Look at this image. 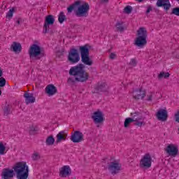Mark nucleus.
Here are the masks:
<instances>
[{
    "label": "nucleus",
    "instance_id": "1",
    "mask_svg": "<svg viewBox=\"0 0 179 179\" xmlns=\"http://www.w3.org/2000/svg\"><path fill=\"white\" fill-rule=\"evenodd\" d=\"M13 169L5 168L1 172V178L10 179L15 176V172L17 179L29 178V166L26 162H17L13 167Z\"/></svg>",
    "mask_w": 179,
    "mask_h": 179
},
{
    "label": "nucleus",
    "instance_id": "2",
    "mask_svg": "<svg viewBox=\"0 0 179 179\" xmlns=\"http://www.w3.org/2000/svg\"><path fill=\"white\" fill-rule=\"evenodd\" d=\"M85 64H78L76 66L71 67L69 70V75L73 77H69L67 80V83L69 85H74L75 82H87L89 80V73L85 70Z\"/></svg>",
    "mask_w": 179,
    "mask_h": 179
},
{
    "label": "nucleus",
    "instance_id": "3",
    "mask_svg": "<svg viewBox=\"0 0 179 179\" xmlns=\"http://www.w3.org/2000/svg\"><path fill=\"white\" fill-rule=\"evenodd\" d=\"M78 6L76 10L75 8ZM75 10V15L77 17H87L89 16V10H90V6L89 3L85 2L80 5V1H76L67 7V13H72Z\"/></svg>",
    "mask_w": 179,
    "mask_h": 179
},
{
    "label": "nucleus",
    "instance_id": "4",
    "mask_svg": "<svg viewBox=\"0 0 179 179\" xmlns=\"http://www.w3.org/2000/svg\"><path fill=\"white\" fill-rule=\"evenodd\" d=\"M30 62L34 63L36 61H40L41 58L45 57V50L37 44H32L29 50Z\"/></svg>",
    "mask_w": 179,
    "mask_h": 179
},
{
    "label": "nucleus",
    "instance_id": "5",
    "mask_svg": "<svg viewBox=\"0 0 179 179\" xmlns=\"http://www.w3.org/2000/svg\"><path fill=\"white\" fill-rule=\"evenodd\" d=\"M148 31L145 27H140L137 31V38L135 40V45L137 47H143L148 44Z\"/></svg>",
    "mask_w": 179,
    "mask_h": 179
},
{
    "label": "nucleus",
    "instance_id": "6",
    "mask_svg": "<svg viewBox=\"0 0 179 179\" xmlns=\"http://www.w3.org/2000/svg\"><path fill=\"white\" fill-rule=\"evenodd\" d=\"M89 45L86 44L83 46L79 47L80 56H81V62L84 65H88V66H92L93 65V60L90 58V50Z\"/></svg>",
    "mask_w": 179,
    "mask_h": 179
},
{
    "label": "nucleus",
    "instance_id": "7",
    "mask_svg": "<svg viewBox=\"0 0 179 179\" xmlns=\"http://www.w3.org/2000/svg\"><path fill=\"white\" fill-rule=\"evenodd\" d=\"M68 61H69L71 64H78V62L80 61L79 51L76 48L70 49L68 55Z\"/></svg>",
    "mask_w": 179,
    "mask_h": 179
},
{
    "label": "nucleus",
    "instance_id": "8",
    "mask_svg": "<svg viewBox=\"0 0 179 179\" xmlns=\"http://www.w3.org/2000/svg\"><path fill=\"white\" fill-rule=\"evenodd\" d=\"M92 118L94 124H103L104 121H106V118H104V114L100 109H98L96 111L94 112L92 115Z\"/></svg>",
    "mask_w": 179,
    "mask_h": 179
},
{
    "label": "nucleus",
    "instance_id": "9",
    "mask_svg": "<svg viewBox=\"0 0 179 179\" xmlns=\"http://www.w3.org/2000/svg\"><path fill=\"white\" fill-rule=\"evenodd\" d=\"M140 166L142 169H149L152 166V157L150 154H145L141 159Z\"/></svg>",
    "mask_w": 179,
    "mask_h": 179
},
{
    "label": "nucleus",
    "instance_id": "10",
    "mask_svg": "<svg viewBox=\"0 0 179 179\" xmlns=\"http://www.w3.org/2000/svg\"><path fill=\"white\" fill-rule=\"evenodd\" d=\"M109 171H110L111 174L115 176L117 173L121 171V164L116 161L110 162L108 167Z\"/></svg>",
    "mask_w": 179,
    "mask_h": 179
},
{
    "label": "nucleus",
    "instance_id": "11",
    "mask_svg": "<svg viewBox=\"0 0 179 179\" xmlns=\"http://www.w3.org/2000/svg\"><path fill=\"white\" fill-rule=\"evenodd\" d=\"M55 18L52 15H48L45 19V24L43 26V33L45 34L50 30V24H54Z\"/></svg>",
    "mask_w": 179,
    "mask_h": 179
},
{
    "label": "nucleus",
    "instance_id": "12",
    "mask_svg": "<svg viewBox=\"0 0 179 179\" xmlns=\"http://www.w3.org/2000/svg\"><path fill=\"white\" fill-rule=\"evenodd\" d=\"M71 141H72L73 143L83 142V141H85V138H83V133H82L80 131H74V133L71 135Z\"/></svg>",
    "mask_w": 179,
    "mask_h": 179
},
{
    "label": "nucleus",
    "instance_id": "13",
    "mask_svg": "<svg viewBox=\"0 0 179 179\" xmlns=\"http://www.w3.org/2000/svg\"><path fill=\"white\" fill-rule=\"evenodd\" d=\"M165 152H166L169 156L176 157V155H178V147L174 144H169L165 148Z\"/></svg>",
    "mask_w": 179,
    "mask_h": 179
},
{
    "label": "nucleus",
    "instance_id": "14",
    "mask_svg": "<svg viewBox=\"0 0 179 179\" xmlns=\"http://www.w3.org/2000/svg\"><path fill=\"white\" fill-rule=\"evenodd\" d=\"M95 91L93 93H104L108 92V85L106 83H98L94 87Z\"/></svg>",
    "mask_w": 179,
    "mask_h": 179
},
{
    "label": "nucleus",
    "instance_id": "15",
    "mask_svg": "<svg viewBox=\"0 0 179 179\" xmlns=\"http://www.w3.org/2000/svg\"><path fill=\"white\" fill-rule=\"evenodd\" d=\"M156 5L158 8L163 7L164 10H170V8H171L170 0H157Z\"/></svg>",
    "mask_w": 179,
    "mask_h": 179
},
{
    "label": "nucleus",
    "instance_id": "16",
    "mask_svg": "<svg viewBox=\"0 0 179 179\" xmlns=\"http://www.w3.org/2000/svg\"><path fill=\"white\" fill-rule=\"evenodd\" d=\"M157 118L159 121H166L169 118V114L166 109H160L157 112Z\"/></svg>",
    "mask_w": 179,
    "mask_h": 179
},
{
    "label": "nucleus",
    "instance_id": "17",
    "mask_svg": "<svg viewBox=\"0 0 179 179\" xmlns=\"http://www.w3.org/2000/svg\"><path fill=\"white\" fill-rule=\"evenodd\" d=\"M66 138H68V133L66 131H59L56 136V143L66 141Z\"/></svg>",
    "mask_w": 179,
    "mask_h": 179
},
{
    "label": "nucleus",
    "instance_id": "18",
    "mask_svg": "<svg viewBox=\"0 0 179 179\" xmlns=\"http://www.w3.org/2000/svg\"><path fill=\"white\" fill-rule=\"evenodd\" d=\"M58 92V90L57 89V87H55L52 84H50L45 87V92L48 96H54L57 92Z\"/></svg>",
    "mask_w": 179,
    "mask_h": 179
},
{
    "label": "nucleus",
    "instance_id": "19",
    "mask_svg": "<svg viewBox=\"0 0 179 179\" xmlns=\"http://www.w3.org/2000/svg\"><path fill=\"white\" fill-rule=\"evenodd\" d=\"M71 167H69V166H64L60 170L59 176L64 178L66 177V176H71Z\"/></svg>",
    "mask_w": 179,
    "mask_h": 179
},
{
    "label": "nucleus",
    "instance_id": "20",
    "mask_svg": "<svg viewBox=\"0 0 179 179\" xmlns=\"http://www.w3.org/2000/svg\"><path fill=\"white\" fill-rule=\"evenodd\" d=\"M24 97L25 99L26 104H30V103H34L36 101V98L31 93L25 92L24 94Z\"/></svg>",
    "mask_w": 179,
    "mask_h": 179
},
{
    "label": "nucleus",
    "instance_id": "21",
    "mask_svg": "<svg viewBox=\"0 0 179 179\" xmlns=\"http://www.w3.org/2000/svg\"><path fill=\"white\" fill-rule=\"evenodd\" d=\"M136 92H137L136 94L133 95L134 99L135 100H139V99H145V96H146V92L145 91H142V89L136 90Z\"/></svg>",
    "mask_w": 179,
    "mask_h": 179
},
{
    "label": "nucleus",
    "instance_id": "22",
    "mask_svg": "<svg viewBox=\"0 0 179 179\" xmlns=\"http://www.w3.org/2000/svg\"><path fill=\"white\" fill-rule=\"evenodd\" d=\"M11 50L14 52H22V45L17 42H13L10 46Z\"/></svg>",
    "mask_w": 179,
    "mask_h": 179
},
{
    "label": "nucleus",
    "instance_id": "23",
    "mask_svg": "<svg viewBox=\"0 0 179 179\" xmlns=\"http://www.w3.org/2000/svg\"><path fill=\"white\" fill-rule=\"evenodd\" d=\"M115 27L117 31H120V33H122L125 30V25H124V22L122 21H117L115 24Z\"/></svg>",
    "mask_w": 179,
    "mask_h": 179
},
{
    "label": "nucleus",
    "instance_id": "24",
    "mask_svg": "<svg viewBox=\"0 0 179 179\" xmlns=\"http://www.w3.org/2000/svg\"><path fill=\"white\" fill-rule=\"evenodd\" d=\"M131 117H132L131 120H134V121H141V120H143V117L141 115L139 112L131 113Z\"/></svg>",
    "mask_w": 179,
    "mask_h": 179
},
{
    "label": "nucleus",
    "instance_id": "25",
    "mask_svg": "<svg viewBox=\"0 0 179 179\" xmlns=\"http://www.w3.org/2000/svg\"><path fill=\"white\" fill-rule=\"evenodd\" d=\"M45 143H46L47 146H52V145H54V143H55V138H54V136L50 135V136H48V138H46V141H45Z\"/></svg>",
    "mask_w": 179,
    "mask_h": 179
},
{
    "label": "nucleus",
    "instance_id": "26",
    "mask_svg": "<svg viewBox=\"0 0 179 179\" xmlns=\"http://www.w3.org/2000/svg\"><path fill=\"white\" fill-rule=\"evenodd\" d=\"M65 20H66V15H65L64 11H61L58 15V21L61 24H62Z\"/></svg>",
    "mask_w": 179,
    "mask_h": 179
},
{
    "label": "nucleus",
    "instance_id": "27",
    "mask_svg": "<svg viewBox=\"0 0 179 179\" xmlns=\"http://www.w3.org/2000/svg\"><path fill=\"white\" fill-rule=\"evenodd\" d=\"M169 77H170V73L169 72L165 73L164 71H162L158 75V79H163V78L166 79V78H169Z\"/></svg>",
    "mask_w": 179,
    "mask_h": 179
},
{
    "label": "nucleus",
    "instance_id": "28",
    "mask_svg": "<svg viewBox=\"0 0 179 179\" xmlns=\"http://www.w3.org/2000/svg\"><path fill=\"white\" fill-rule=\"evenodd\" d=\"M10 108H11L10 105H6V106H4L3 108L4 115H9V114H10Z\"/></svg>",
    "mask_w": 179,
    "mask_h": 179
},
{
    "label": "nucleus",
    "instance_id": "29",
    "mask_svg": "<svg viewBox=\"0 0 179 179\" xmlns=\"http://www.w3.org/2000/svg\"><path fill=\"white\" fill-rule=\"evenodd\" d=\"M131 122H134L132 117L126 118L124 120V128H128V127H129V124H131Z\"/></svg>",
    "mask_w": 179,
    "mask_h": 179
},
{
    "label": "nucleus",
    "instance_id": "30",
    "mask_svg": "<svg viewBox=\"0 0 179 179\" xmlns=\"http://www.w3.org/2000/svg\"><path fill=\"white\" fill-rule=\"evenodd\" d=\"M15 12V8H12L11 9H10L8 10V12L6 14V17L8 18V19H12V17H13V13Z\"/></svg>",
    "mask_w": 179,
    "mask_h": 179
},
{
    "label": "nucleus",
    "instance_id": "31",
    "mask_svg": "<svg viewBox=\"0 0 179 179\" xmlns=\"http://www.w3.org/2000/svg\"><path fill=\"white\" fill-rule=\"evenodd\" d=\"M170 15H175L176 16H179V7L173 8Z\"/></svg>",
    "mask_w": 179,
    "mask_h": 179
},
{
    "label": "nucleus",
    "instance_id": "32",
    "mask_svg": "<svg viewBox=\"0 0 179 179\" xmlns=\"http://www.w3.org/2000/svg\"><path fill=\"white\" fill-rule=\"evenodd\" d=\"M124 13L129 15V13H132V6H127L124 9Z\"/></svg>",
    "mask_w": 179,
    "mask_h": 179
},
{
    "label": "nucleus",
    "instance_id": "33",
    "mask_svg": "<svg viewBox=\"0 0 179 179\" xmlns=\"http://www.w3.org/2000/svg\"><path fill=\"white\" fill-rule=\"evenodd\" d=\"M6 148L3 145V143L0 141V155H4Z\"/></svg>",
    "mask_w": 179,
    "mask_h": 179
},
{
    "label": "nucleus",
    "instance_id": "34",
    "mask_svg": "<svg viewBox=\"0 0 179 179\" xmlns=\"http://www.w3.org/2000/svg\"><path fill=\"white\" fill-rule=\"evenodd\" d=\"M37 127H35L34 125L29 127V134L31 135H34V132H37Z\"/></svg>",
    "mask_w": 179,
    "mask_h": 179
},
{
    "label": "nucleus",
    "instance_id": "35",
    "mask_svg": "<svg viewBox=\"0 0 179 179\" xmlns=\"http://www.w3.org/2000/svg\"><path fill=\"white\" fill-rule=\"evenodd\" d=\"M6 85V80L3 77L0 78V87H3Z\"/></svg>",
    "mask_w": 179,
    "mask_h": 179
},
{
    "label": "nucleus",
    "instance_id": "36",
    "mask_svg": "<svg viewBox=\"0 0 179 179\" xmlns=\"http://www.w3.org/2000/svg\"><path fill=\"white\" fill-rule=\"evenodd\" d=\"M134 125H136V127H142V125L145 126L146 124V123H145V122H140L139 120L137 121H134Z\"/></svg>",
    "mask_w": 179,
    "mask_h": 179
},
{
    "label": "nucleus",
    "instance_id": "37",
    "mask_svg": "<svg viewBox=\"0 0 179 179\" xmlns=\"http://www.w3.org/2000/svg\"><path fill=\"white\" fill-rule=\"evenodd\" d=\"M32 159L33 160H38V159H40V155L38 154V152H34L32 155Z\"/></svg>",
    "mask_w": 179,
    "mask_h": 179
},
{
    "label": "nucleus",
    "instance_id": "38",
    "mask_svg": "<svg viewBox=\"0 0 179 179\" xmlns=\"http://www.w3.org/2000/svg\"><path fill=\"white\" fill-rule=\"evenodd\" d=\"M136 64H138V62H136V59H131L129 62V65H132L133 66H136Z\"/></svg>",
    "mask_w": 179,
    "mask_h": 179
},
{
    "label": "nucleus",
    "instance_id": "39",
    "mask_svg": "<svg viewBox=\"0 0 179 179\" xmlns=\"http://www.w3.org/2000/svg\"><path fill=\"white\" fill-rule=\"evenodd\" d=\"M147 97H148L147 101H152V99L153 97V94L150 93V94H148Z\"/></svg>",
    "mask_w": 179,
    "mask_h": 179
},
{
    "label": "nucleus",
    "instance_id": "40",
    "mask_svg": "<svg viewBox=\"0 0 179 179\" xmlns=\"http://www.w3.org/2000/svg\"><path fill=\"white\" fill-rule=\"evenodd\" d=\"M153 9V8L152 7V6H148L147 10L145 11V14L148 15V13H150V10H152Z\"/></svg>",
    "mask_w": 179,
    "mask_h": 179
},
{
    "label": "nucleus",
    "instance_id": "41",
    "mask_svg": "<svg viewBox=\"0 0 179 179\" xmlns=\"http://www.w3.org/2000/svg\"><path fill=\"white\" fill-rule=\"evenodd\" d=\"M175 117H176V122H179V111H178V112L175 114Z\"/></svg>",
    "mask_w": 179,
    "mask_h": 179
},
{
    "label": "nucleus",
    "instance_id": "42",
    "mask_svg": "<svg viewBox=\"0 0 179 179\" xmlns=\"http://www.w3.org/2000/svg\"><path fill=\"white\" fill-rule=\"evenodd\" d=\"M115 57H116V55L115 54V53H110V56H109V57L110 58V59H115Z\"/></svg>",
    "mask_w": 179,
    "mask_h": 179
},
{
    "label": "nucleus",
    "instance_id": "43",
    "mask_svg": "<svg viewBox=\"0 0 179 179\" xmlns=\"http://www.w3.org/2000/svg\"><path fill=\"white\" fill-rule=\"evenodd\" d=\"M3 76V72L0 69V78H2Z\"/></svg>",
    "mask_w": 179,
    "mask_h": 179
},
{
    "label": "nucleus",
    "instance_id": "44",
    "mask_svg": "<svg viewBox=\"0 0 179 179\" xmlns=\"http://www.w3.org/2000/svg\"><path fill=\"white\" fill-rule=\"evenodd\" d=\"M101 2H103V3H106V2H108V1L110 0H100Z\"/></svg>",
    "mask_w": 179,
    "mask_h": 179
},
{
    "label": "nucleus",
    "instance_id": "45",
    "mask_svg": "<svg viewBox=\"0 0 179 179\" xmlns=\"http://www.w3.org/2000/svg\"><path fill=\"white\" fill-rule=\"evenodd\" d=\"M17 24H20V20H17Z\"/></svg>",
    "mask_w": 179,
    "mask_h": 179
},
{
    "label": "nucleus",
    "instance_id": "46",
    "mask_svg": "<svg viewBox=\"0 0 179 179\" xmlns=\"http://www.w3.org/2000/svg\"><path fill=\"white\" fill-rule=\"evenodd\" d=\"M137 1H138V2H143V1H145L146 0H137Z\"/></svg>",
    "mask_w": 179,
    "mask_h": 179
},
{
    "label": "nucleus",
    "instance_id": "47",
    "mask_svg": "<svg viewBox=\"0 0 179 179\" xmlns=\"http://www.w3.org/2000/svg\"><path fill=\"white\" fill-rule=\"evenodd\" d=\"M1 94H2V91H1V90H0V96H1Z\"/></svg>",
    "mask_w": 179,
    "mask_h": 179
},
{
    "label": "nucleus",
    "instance_id": "48",
    "mask_svg": "<svg viewBox=\"0 0 179 179\" xmlns=\"http://www.w3.org/2000/svg\"><path fill=\"white\" fill-rule=\"evenodd\" d=\"M177 1V2L179 3V0H176Z\"/></svg>",
    "mask_w": 179,
    "mask_h": 179
}]
</instances>
